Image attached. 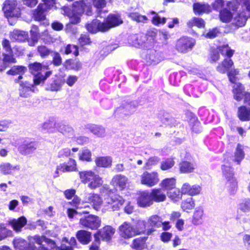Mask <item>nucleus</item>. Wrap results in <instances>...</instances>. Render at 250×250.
<instances>
[{"mask_svg":"<svg viewBox=\"0 0 250 250\" xmlns=\"http://www.w3.org/2000/svg\"><path fill=\"white\" fill-rule=\"evenodd\" d=\"M99 192L104 196V207L109 211H118L125 204V199L108 185L103 186L100 188Z\"/></svg>","mask_w":250,"mask_h":250,"instance_id":"f257e3e1","label":"nucleus"},{"mask_svg":"<svg viewBox=\"0 0 250 250\" xmlns=\"http://www.w3.org/2000/svg\"><path fill=\"white\" fill-rule=\"evenodd\" d=\"M78 174L81 183L87 184L91 189H96L104 186L103 178L92 170L81 171Z\"/></svg>","mask_w":250,"mask_h":250,"instance_id":"f03ea898","label":"nucleus"},{"mask_svg":"<svg viewBox=\"0 0 250 250\" xmlns=\"http://www.w3.org/2000/svg\"><path fill=\"white\" fill-rule=\"evenodd\" d=\"M118 233L121 238L128 239L141 234L142 231L136 229L130 223L125 221L119 227Z\"/></svg>","mask_w":250,"mask_h":250,"instance_id":"7ed1b4c3","label":"nucleus"},{"mask_svg":"<svg viewBox=\"0 0 250 250\" xmlns=\"http://www.w3.org/2000/svg\"><path fill=\"white\" fill-rule=\"evenodd\" d=\"M195 44L194 38L184 36L177 40L175 48L178 51L185 53L191 50Z\"/></svg>","mask_w":250,"mask_h":250,"instance_id":"20e7f679","label":"nucleus"},{"mask_svg":"<svg viewBox=\"0 0 250 250\" xmlns=\"http://www.w3.org/2000/svg\"><path fill=\"white\" fill-rule=\"evenodd\" d=\"M160 181L159 175L157 171H144L140 176L141 184L147 186L152 187L157 185Z\"/></svg>","mask_w":250,"mask_h":250,"instance_id":"39448f33","label":"nucleus"},{"mask_svg":"<svg viewBox=\"0 0 250 250\" xmlns=\"http://www.w3.org/2000/svg\"><path fill=\"white\" fill-rule=\"evenodd\" d=\"M106 32L123 23L121 15L117 12L109 14L103 21Z\"/></svg>","mask_w":250,"mask_h":250,"instance_id":"423d86ee","label":"nucleus"},{"mask_svg":"<svg viewBox=\"0 0 250 250\" xmlns=\"http://www.w3.org/2000/svg\"><path fill=\"white\" fill-rule=\"evenodd\" d=\"M115 229L111 226H105L97 230L94 234L95 242L100 243V238L102 240L109 241L115 233Z\"/></svg>","mask_w":250,"mask_h":250,"instance_id":"0eeeda50","label":"nucleus"},{"mask_svg":"<svg viewBox=\"0 0 250 250\" xmlns=\"http://www.w3.org/2000/svg\"><path fill=\"white\" fill-rule=\"evenodd\" d=\"M75 155L69 149H63V171H77V163L74 159Z\"/></svg>","mask_w":250,"mask_h":250,"instance_id":"6e6552de","label":"nucleus"},{"mask_svg":"<svg viewBox=\"0 0 250 250\" xmlns=\"http://www.w3.org/2000/svg\"><path fill=\"white\" fill-rule=\"evenodd\" d=\"M80 224L83 227L94 230L100 227L101 220L98 216L90 214L81 218Z\"/></svg>","mask_w":250,"mask_h":250,"instance_id":"1a4fd4ad","label":"nucleus"},{"mask_svg":"<svg viewBox=\"0 0 250 250\" xmlns=\"http://www.w3.org/2000/svg\"><path fill=\"white\" fill-rule=\"evenodd\" d=\"M3 10L7 18L19 17L21 15L20 10L17 7V2L15 0H7L5 1Z\"/></svg>","mask_w":250,"mask_h":250,"instance_id":"9d476101","label":"nucleus"},{"mask_svg":"<svg viewBox=\"0 0 250 250\" xmlns=\"http://www.w3.org/2000/svg\"><path fill=\"white\" fill-rule=\"evenodd\" d=\"M110 183L114 188V190L116 192L118 189L120 191H123L127 187L128 179L126 176L123 174H116L112 178Z\"/></svg>","mask_w":250,"mask_h":250,"instance_id":"9b49d317","label":"nucleus"},{"mask_svg":"<svg viewBox=\"0 0 250 250\" xmlns=\"http://www.w3.org/2000/svg\"><path fill=\"white\" fill-rule=\"evenodd\" d=\"M44 68H45V67L39 62H34L30 64V71L35 76V78L34 79V82L35 84H39L42 81L45 80L50 75V72H47L45 73V76L42 75L39 76H38L39 74H41V71L42 69Z\"/></svg>","mask_w":250,"mask_h":250,"instance_id":"f8f14e48","label":"nucleus"},{"mask_svg":"<svg viewBox=\"0 0 250 250\" xmlns=\"http://www.w3.org/2000/svg\"><path fill=\"white\" fill-rule=\"evenodd\" d=\"M162 218L161 216L155 214L150 216L147 220V223L149 227H150L147 230H143V234H146L147 235H151L154 232L156 228H159L161 227Z\"/></svg>","mask_w":250,"mask_h":250,"instance_id":"ddd939ff","label":"nucleus"},{"mask_svg":"<svg viewBox=\"0 0 250 250\" xmlns=\"http://www.w3.org/2000/svg\"><path fill=\"white\" fill-rule=\"evenodd\" d=\"M156 36L157 30L153 28L147 30L145 34L138 35L136 40L139 45H142L146 42L152 43L156 41Z\"/></svg>","mask_w":250,"mask_h":250,"instance_id":"4468645a","label":"nucleus"},{"mask_svg":"<svg viewBox=\"0 0 250 250\" xmlns=\"http://www.w3.org/2000/svg\"><path fill=\"white\" fill-rule=\"evenodd\" d=\"M136 201L138 206L141 208L148 207L153 204L150 193L147 190L140 191L138 193Z\"/></svg>","mask_w":250,"mask_h":250,"instance_id":"2eb2a0df","label":"nucleus"},{"mask_svg":"<svg viewBox=\"0 0 250 250\" xmlns=\"http://www.w3.org/2000/svg\"><path fill=\"white\" fill-rule=\"evenodd\" d=\"M86 3L84 0H80L74 1L72 5L74 11L75 18L72 20V23L74 24L78 23L81 21L80 16L84 13V6Z\"/></svg>","mask_w":250,"mask_h":250,"instance_id":"dca6fc26","label":"nucleus"},{"mask_svg":"<svg viewBox=\"0 0 250 250\" xmlns=\"http://www.w3.org/2000/svg\"><path fill=\"white\" fill-rule=\"evenodd\" d=\"M186 115L189 119L188 124L191 131L195 133H201L202 126L197 117L189 111H187Z\"/></svg>","mask_w":250,"mask_h":250,"instance_id":"f3484780","label":"nucleus"},{"mask_svg":"<svg viewBox=\"0 0 250 250\" xmlns=\"http://www.w3.org/2000/svg\"><path fill=\"white\" fill-rule=\"evenodd\" d=\"M85 27L87 31L91 34H95L99 32H106L103 21H101L99 20H93L90 23H86Z\"/></svg>","mask_w":250,"mask_h":250,"instance_id":"a211bd4d","label":"nucleus"},{"mask_svg":"<svg viewBox=\"0 0 250 250\" xmlns=\"http://www.w3.org/2000/svg\"><path fill=\"white\" fill-rule=\"evenodd\" d=\"M192 7L193 12L196 15L208 14L212 11L211 6L208 3L197 2L193 4Z\"/></svg>","mask_w":250,"mask_h":250,"instance_id":"6ab92c4d","label":"nucleus"},{"mask_svg":"<svg viewBox=\"0 0 250 250\" xmlns=\"http://www.w3.org/2000/svg\"><path fill=\"white\" fill-rule=\"evenodd\" d=\"M150 193L153 203L162 202L167 199V194L161 187L151 189Z\"/></svg>","mask_w":250,"mask_h":250,"instance_id":"aec40b11","label":"nucleus"},{"mask_svg":"<svg viewBox=\"0 0 250 250\" xmlns=\"http://www.w3.org/2000/svg\"><path fill=\"white\" fill-rule=\"evenodd\" d=\"M244 86L240 83H238L232 86V92L234 99L237 102L244 100L245 93Z\"/></svg>","mask_w":250,"mask_h":250,"instance_id":"412c9836","label":"nucleus"},{"mask_svg":"<svg viewBox=\"0 0 250 250\" xmlns=\"http://www.w3.org/2000/svg\"><path fill=\"white\" fill-rule=\"evenodd\" d=\"M9 37L10 39L13 41L24 42L25 41L28 42V40H29V39H28V34L27 32L18 29H15L10 32Z\"/></svg>","mask_w":250,"mask_h":250,"instance_id":"4be33fe9","label":"nucleus"},{"mask_svg":"<svg viewBox=\"0 0 250 250\" xmlns=\"http://www.w3.org/2000/svg\"><path fill=\"white\" fill-rule=\"evenodd\" d=\"M234 62L231 58H225L216 67V70L221 74H225L230 70Z\"/></svg>","mask_w":250,"mask_h":250,"instance_id":"5701e85b","label":"nucleus"},{"mask_svg":"<svg viewBox=\"0 0 250 250\" xmlns=\"http://www.w3.org/2000/svg\"><path fill=\"white\" fill-rule=\"evenodd\" d=\"M88 202L92 204L93 208L96 210H99L103 203V201L100 195L96 193H90L87 198Z\"/></svg>","mask_w":250,"mask_h":250,"instance_id":"b1692460","label":"nucleus"},{"mask_svg":"<svg viewBox=\"0 0 250 250\" xmlns=\"http://www.w3.org/2000/svg\"><path fill=\"white\" fill-rule=\"evenodd\" d=\"M181 190L184 194L194 196L199 194L201 188L197 185L190 186L188 183H185L183 185Z\"/></svg>","mask_w":250,"mask_h":250,"instance_id":"393cba45","label":"nucleus"},{"mask_svg":"<svg viewBox=\"0 0 250 250\" xmlns=\"http://www.w3.org/2000/svg\"><path fill=\"white\" fill-rule=\"evenodd\" d=\"M237 116L242 122H248L250 121V107L245 105H242L238 107L237 112Z\"/></svg>","mask_w":250,"mask_h":250,"instance_id":"a878e982","label":"nucleus"},{"mask_svg":"<svg viewBox=\"0 0 250 250\" xmlns=\"http://www.w3.org/2000/svg\"><path fill=\"white\" fill-rule=\"evenodd\" d=\"M176 180L175 178H167L162 180L159 184L160 187L167 192L176 187Z\"/></svg>","mask_w":250,"mask_h":250,"instance_id":"bb28decb","label":"nucleus"},{"mask_svg":"<svg viewBox=\"0 0 250 250\" xmlns=\"http://www.w3.org/2000/svg\"><path fill=\"white\" fill-rule=\"evenodd\" d=\"M63 65L67 69L73 70L76 71H78L82 68V62L77 59L66 60L64 62Z\"/></svg>","mask_w":250,"mask_h":250,"instance_id":"cd10ccee","label":"nucleus"},{"mask_svg":"<svg viewBox=\"0 0 250 250\" xmlns=\"http://www.w3.org/2000/svg\"><path fill=\"white\" fill-rule=\"evenodd\" d=\"M76 237L82 244L86 245L91 240V233L85 230H79L76 233Z\"/></svg>","mask_w":250,"mask_h":250,"instance_id":"c85d7f7f","label":"nucleus"},{"mask_svg":"<svg viewBox=\"0 0 250 250\" xmlns=\"http://www.w3.org/2000/svg\"><path fill=\"white\" fill-rule=\"evenodd\" d=\"M85 128L98 137H103L105 135V129L102 126L89 124L85 126Z\"/></svg>","mask_w":250,"mask_h":250,"instance_id":"c756f323","label":"nucleus"},{"mask_svg":"<svg viewBox=\"0 0 250 250\" xmlns=\"http://www.w3.org/2000/svg\"><path fill=\"white\" fill-rule=\"evenodd\" d=\"M245 156L244 151V146L240 143L237 144L234 153V159L233 161L237 165H240L242 161L244 159Z\"/></svg>","mask_w":250,"mask_h":250,"instance_id":"7c9ffc66","label":"nucleus"},{"mask_svg":"<svg viewBox=\"0 0 250 250\" xmlns=\"http://www.w3.org/2000/svg\"><path fill=\"white\" fill-rule=\"evenodd\" d=\"M148 237L146 236L139 237L134 239L132 242L131 247L136 250H143L146 246V241Z\"/></svg>","mask_w":250,"mask_h":250,"instance_id":"2f4dec72","label":"nucleus"},{"mask_svg":"<svg viewBox=\"0 0 250 250\" xmlns=\"http://www.w3.org/2000/svg\"><path fill=\"white\" fill-rule=\"evenodd\" d=\"M216 49L221 55L226 58H231L235 53V50L231 49L228 43L219 45L216 46Z\"/></svg>","mask_w":250,"mask_h":250,"instance_id":"473e14b6","label":"nucleus"},{"mask_svg":"<svg viewBox=\"0 0 250 250\" xmlns=\"http://www.w3.org/2000/svg\"><path fill=\"white\" fill-rule=\"evenodd\" d=\"M96 165L99 167H108L112 165V159L109 156H99L95 160Z\"/></svg>","mask_w":250,"mask_h":250,"instance_id":"72a5a7b5","label":"nucleus"},{"mask_svg":"<svg viewBox=\"0 0 250 250\" xmlns=\"http://www.w3.org/2000/svg\"><path fill=\"white\" fill-rule=\"evenodd\" d=\"M47 11L44 7H43V5L39 4L37 8L33 11V17L36 21H42L44 20L46 12Z\"/></svg>","mask_w":250,"mask_h":250,"instance_id":"f704fd0d","label":"nucleus"},{"mask_svg":"<svg viewBox=\"0 0 250 250\" xmlns=\"http://www.w3.org/2000/svg\"><path fill=\"white\" fill-rule=\"evenodd\" d=\"M27 223V220L24 216L19 218L17 219H13L9 222L13 229L16 231H21V229Z\"/></svg>","mask_w":250,"mask_h":250,"instance_id":"c9c22d12","label":"nucleus"},{"mask_svg":"<svg viewBox=\"0 0 250 250\" xmlns=\"http://www.w3.org/2000/svg\"><path fill=\"white\" fill-rule=\"evenodd\" d=\"M203 209L200 208H197L193 212L192 223L194 225L201 224L203 222Z\"/></svg>","mask_w":250,"mask_h":250,"instance_id":"e433bc0d","label":"nucleus"},{"mask_svg":"<svg viewBox=\"0 0 250 250\" xmlns=\"http://www.w3.org/2000/svg\"><path fill=\"white\" fill-rule=\"evenodd\" d=\"M19 169V166H13L9 163H3L0 165V170L4 175L11 174L12 171Z\"/></svg>","mask_w":250,"mask_h":250,"instance_id":"4c0bfd02","label":"nucleus"},{"mask_svg":"<svg viewBox=\"0 0 250 250\" xmlns=\"http://www.w3.org/2000/svg\"><path fill=\"white\" fill-rule=\"evenodd\" d=\"M19 88L20 95L22 97H27L31 92V86L32 84L27 82H21L20 83Z\"/></svg>","mask_w":250,"mask_h":250,"instance_id":"58836bf2","label":"nucleus"},{"mask_svg":"<svg viewBox=\"0 0 250 250\" xmlns=\"http://www.w3.org/2000/svg\"><path fill=\"white\" fill-rule=\"evenodd\" d=\"M31 38L28 40V44L30 46H34L38 42L40 35L38 27L33 25L30 30Z\"/></svg>","mask_w":250,"mask_h":250,"instance_id":"ea45409f","label":"nucleus"},{"mask_svg":"<svg viewBox=\"0 0 250 250\" xmlns=\"http://www.w3.org/2000/svg\"><path fill=\"white\" fill-rule=\"evenodd\" d=\"M167 193L170 199L174 202H176L181 200L183 194H184L182 190L178 188H176V187L172 190L168 191Z\"/></svg>","mask_w":250,"mask_h":250,"instance_id":"a19ab883","label":"nucleus"},{"mask_svg":"<svg viewBox=\"0 0 250 250\" xmlns=\"http://www.w3.org/2000/svg\"><path fill=\"white\" fill-rule=\"evenodd\" d=\"M187 25L189 28H192L195 26L199 28H204L206 26V23L202 18L193 17L191 20L188 21Z\"/></svg>","mask_w":250,"mask_h":250,"instance_id":"79ce46f5","label":"nucleus"},{"mask_svg":"<svg viewBox=\"0 0 250 250\" xmlns=\"http://www.w3.org/2000/svg\"><path fill=\"white\" fill-rule=\"evenodd\" d=\"M195 206V200L192 197H189L183 200L181 204V208L184 211L188 212L193 209Z\"/></svg>","mask_w":250,"mask_h":250,"instance_id":"37998d69","label":"nucleus"},{"mask_svg":"<svg viewBox=\"0 0 250 250\" xmlns=\"http://www.w3.org/2000/svg\"><path fill=\"white\" fill-rule=\"evenodd\" d=\"M219 16L221 21L228 23L232 20L233 15L229 10L224 8L220 11Z\"/></svg>","mask_w":250,"mask_h":250,"instance_id":"c03bdc74","label":"nucleus"},{"mask_svg":"<svg viewBox=\"0 0 250 250\" xmlns=\"http://www.w3.org/2000/svg\"><path fill=\"white\" fill-rule=\"evenodd\" d=\"M227 187L231 193H234L238 188V181L235 176L226 179Z\"/></svg>","mask_w":250,"mask_h":250,"instance_id":"a18cd8bd","label":"nucleus"},{"mask_svg":"<svg viewBox=\"0 0 250 250\" xmlns=\"http://www.w3.org/2000/svg\"><path fill=\"white\" fill-rule=\"evenodd\" d=\"M194 169L193 164L189 162L183 161L179 164V170L182 173H191Z\"/></svg>","mask_w":250,"mask_h":250,"instance_id":"49530a36","label":"nucleus"},{"mask_svg":"<svg viewBox=\"0 0 250 250\" xmlns=\"http://www.w3.org/2000/svg\"><path fill=\"white\" fill-rule=\"evenodd\" d=\"M175 163L173 158L170 157L167 158L161 163L160 167V169L163 171L169 170L173 167Z\"/></svg>","mask_w":250,"mask_h":250,"instance_id":"de8ad7c7","label":"nucleus"},{"mask_svg":"<svg viewBox=\"0 0 250 250\" xmlns=\"http://www.w3.org/2000/svg\"><path fill=\"white\" fill-rule=\"evenodd\" d=\"M79 159L82 161L90 162L92 161V153L88 148L83 149L79 155Z\"/></svg>","mask_w":250,"mask_h":250,"instance_id":"09e8293b","label":"nucleus"},{"mask_svg":"<svg viewBox=\"0 0 250 250\" xmlns=\"http://www.w3.org/2000/svg\"><path fill=\"white\" fill-rule=\"evenodd\" d=\"M221 169L223 175L226 179L234 176V172L231 167L222 165Z\"/></svg>","mask_w":250,"mask_h":250,"instance_id":"8fccbe9b","label":"nucleus"},{"mask_svg":"<svg viewBox=\"0 0 250 250\" xmlns=\"http://www.w3.org/2000/svg\"><path fill=\"white\" fill-rule=\"evenodd\" d=\"M247 21L246 17L239 13L234 18V24L237 27H241L246 24Z\"/></svg>","mask_w":250,"mask_h":250,"instance_id":"3c124183","label":"nucleus"},{"mask_svg":"<svg viewBox=\"0 0 250 250\" xmlns=\"http://www.w3.org/2000/svg\"><path fill=\"white\" fill-rule=\"evenodd\" d=\"M26 70V68L21 65H16L12 67L10 70L7 71V74L11 75H21Z\"/></svg>","mask_w":250,"mask_h":250,"instance_id":"603ef678","label":"nucleus"},{"mask_svg":"<svg viewBox=\"0 0 250 250\" xmlns=\"http://www.w3.org/2000/svg\"><path fill=\"white\" fill-rule=\"evenodd\" d=\"M129 17L132 20L137 22H146L148 20L147 18L145 15H141L137 12H131L129 14Z\"/></svg>","mask_w":250,"mask_h":250,"instance_id":"864d4df0","label":"nucleus"},{"mask_svg":"<svg viewBox=\"0 0 250 250\" xmlns=\"http://www.w3.org/2000/svg\"><path fill=\"white\" fill-rule=\"evenodd\" d=\"M227 73L229 82L236 84L237 80V75L239 74V70L237 69H231L228 71Z\"/></svg>","mask_w":250,"mask_h":250,"instance_id":"5fc2aeb1","label":"nucleus"},{"mask_svg":"<svg viewBox=\"0 0 250 250\" xmlns=\"http://www.w3.org/2000/svg\"><path fill=\"white\" fill-rule=\"evenodd\" d=\"M220 34V31L218 27H215L209 29L207 33L203 34L207 39H213L216 38Z\"/></svg>","mask_w":250,"mask_h":250,"instance_id":"6e6d98bb","label":"nucleus"},{"mask_svg":"<svg viewBox=\"0 0 250 250\" xmlns=\"http://www.w3.org/2000/svg\"><path fill=\"white\" fill-rule=\"evenodd\" d=\"M220 53L217 49L212 48L210 50L209 54V62L211 63H215L220 59Z\"/></svg>","mask_w":250,"mask_h":250,"instance_id":"4d7b16f0","label":"nucleus"},{"mask_svg":"<svg viewBox=\"0 0 250 250\" xmlns=\"http://www.w3.org/2000/svg\"><path fill=\"white\" fill-rule=\"evenodd\" d=\"M159 162V159L156 156L149 158L147 162L145 163L144 169L146 170L150 169L151 167L157 165Z\"/></svg>","mask_w":250,"mask_h":250,"instance_id":"13d9d810","label":"nucleus"},{"mask_svg":"<svg viewBox=\"0 0 250 250\" xmlns=\"http://www.w3.org/2000/svg\"><path fill=\"white\" fill-rule=\"evenodd\" d=\"M91 3L93 6L97 10L101 12L102 9L106 5V1L105 0H91Z\"/></svg>","mask_w":250,"mask_h":250,"instance_id":"bf43d9fd","label":"nucleus"},{"mask_svg":"<svg viewBox=\"0 0 250 250\" xmlns=\"http://www.w3.org/2000/svg\"><path fill=\"white\" fill-rule=\"evenodd\" d=\"M64 53L69 54L73 53L75 56L79 55V48L77 45L68 44L65 47Z\"/></svg>","mask_w":250,"mask_h":250,"instance_id":"052dcab7","label":"nucleus"},{"mask_svg":"<svg viewBox=\"0 0 250 250\" xmlns=\"http://www.w3.org/2000/svg\"><path fill=\"white\" fill-rule=\"evenodd\" d=\"M79 44L83 46L85 45L90 44L91 43L89 36L87 34H82L78 39Z\"/></svg>","mask_w":250,"mask_h":250,"instance_id":"680f3d73","label":"nucleus"},{"mask_svg":"<svg viewBox=\"0 0 250 250\" xmlns=\"http://www.w3.org/2000/svg\"><path fill=\"white\" fill-rule=\"evenodd\" d=\"M59 126V124L55 121H48L45 122L43 125L42 127L46 130H47L49 131H53L52 129L53 128H58Z\"/></svg>","mask_w":250,"mask_h":250,"instance_id":"e2e57ef3","label":"nucleus"},{"mask_svg":"<svg viewBox=\"0 0 250 250\" xmlns=\"http://www.w3.org/2000/svg\"><path fill=\"white\" fill-rule=\"evenodd\" d=\"M63 14L70 18V22L72 23V20H73V18H75V13L73 11L72 7L67 5L63 6Z\"/></svg>","mask_w":250,"mask_h":250,"instance_id":"0e129e2a","label":"nucleus"},{"mask_svg":"<svg viewBox=\"0 0 250 250\" xmlns=\"http://www.w3.org/2000/svg\"><path fill=\"white\" fill-rule=\"evenodd\" d=\"M167 19L165 17L161 18L158 15H156L152 17L151 19L152 23L156 26L160 24H164L166 23Z\"/></svg>","mask_w":250,"mask_h":250,"instance_id":"69168bd1","label":"nucleus"},{"mask_svg":"<svg viewBox=\"0 0 250 250\" xmlns=\"http://www.w3.org/2000/svg\"><path fill=\"white\" fill-rule=\"evenodd\" d=\"M172 237V233L167 231L162 232L160 236V240L164 243H168Z\"/></svg>","mask_w":250,"mask_h":250,"instance_id":"338daca9","label":"nucleus"},{"mask_svg":"<svg viewBox=\"0 0 250 250\" xmlns=\"http://www.w3.org/2000/svg\"><path fill=\"white\" fill-rule=\"evenodd\" d=\"M239 209L244 212H247L250 210V200L244 201L240 203Z\"/></svg>","mask_w":250,"mask_h":250,"instance_id":"774afa93","label":"nucleus"}]
</instances>
